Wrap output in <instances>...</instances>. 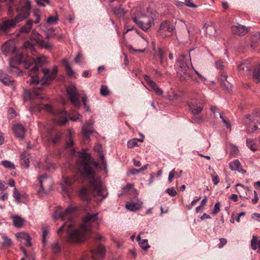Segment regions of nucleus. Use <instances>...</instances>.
<instances>
[{
    "label": "nucleus",
    "instance_id": "nucleus-46",
    "mask_svg": "<svg viewBox=\"0 0 260 260\" xmlns=\"http://www.w3.org/2000/svg\"><path fill=\"white\" fill-rule=\"evenodd\" d=\"M100 93L102 95L106 96L109 95V91L106 86L102 85L100 89Z\"/></svg>",
    "mask_w": 260,
    "mask_h": 260
},
{
    "label": "nucleus",
    "instance_id": "nucleus-57",
    "mask_svg": "<svg viewBox=\"0 0 260 260\" xmlns=\"http://www.w3.org/2000/svg\"><path fill=\"white\" fill-rule=\"evenodd\" d=\"M37 4L41 6H45L49 3V0H36Z\"/></svg>",
    "mask_w": 260,
    "mask_h": 260
},
{
    "label": "nucleus",
    "instance_id": "nucleus-62",
    "mask_svg": "<svg viewBox=\"0 0 260 260\" xmlns=\"http://www.w3.org/2000/svg\"><path fill=\"white\" fill-rule=\"evenodd\" d=\"M185 0H174L175 3L177 7H181L183 6Z\"/></svg>",
    "mask_w": 260,
    "mask_h": 260
},
{
    "label": "nucleus",
    "instance_id": "nucleus-3",
    "mask_svg": "<svg viewBox=\"0 0 260 260\" xmlns=\"http://www.w3.org/2000/svg\"><path fill=\"white\" fill-rule=\"evenodd\" d=\"M71 155H77L78 157V169L82 175L89 179V188L83 187L80 190V198L83 200L89 201L90 199V193H91L94 196L101 197L102 200L105 199L108 193L100 178L95 177L94 175V170L89 165L91 158L90 154L87 153L85 149L81 152H76L75 150L72 149Z\"/></svg>",
    "mask_w": 260,
    "mask_h": 260
},
{
    "label": "nucleus",
    "instance_id": "nucleus-13",
    "mask_svg": "<svg viewBox=\"0 0 260 260\" xmlns=\"http://www.w3.org/2000/svg\"><path fill=\"white\" fill-rule=\"evenodd\" d=\"M173 30V26H171L169 21H163L159 27V33L164 38L168 37L171 35Z\"/></svg>",
    "mask_w": 260,
    "mask_h": 260
},
{
    "label": "nucleus",
    "instance_id": "nucleus-34",
    "mask_svg": "<svg viewBox=\"0 0 260 260\" xmlns=\"http://www.w3.org/2000/svg\"><path fill=\"white\" fill-rule=\"evenodd\" d=\"M137 240L139 243L140 246L144 250H147L150 246L148 243L147 239H141L140 236H138L137 238Z\"/></svg>",
    "mask_w": 260,
    "mask_h": 260
},
{
    "label": "nucleus",
    "instance_id": "nucleus-32",
    "mask_svg": "<svg viewBox=\"0 0 260 260\" xmlns=\"http://www.w3.org/2000/svg\"><path fill=\"white\" fill-rule=\"evenodd\" d=\"M12 219L14 225L16 227L21 228L24 223L23 219L18 216H13Z\"/></svg>",
    "mask_w": 260,
    "mask_h": 260
},
{
    "label": "nucleus",
    "instance_id": "nucleus-10",
    "mask_svg": "<svg viewBox=\"0 0 260 260\" xmlns=\"http://www.w3.org/2000/svg\"><path fill=\"white\" fill-rule=\"evenodd\" d=\"M67 92L71 103L75 107L80 106L79 102V95L76 87L73 85L68 86L67 88Z\"/></svg>",
    "mask_w": 260,
    "mask_h": 260
},
{
    "label": "nucleus",
    "instance_id": "nucleus-23",
    "mask_svg": "<svg viewBox=\"0 0 260 260\" xmlns=\"http://www.w3.org/2000/svg\"><path fill=\"white\" fill-rule=\"evenodd\" d=\"M254 64L249 60L243 62L238 66L239 71H249L253 68Z\"/></svg>",
    "mask_w": 260,
    "mask_h": 260
},
{
    "label": "nucleus",
    "instance_id": "nucleus-42",
    "mask_svg": "<svg viewBox=\"0 0 260 260\" xmlns=\"http://www.w3.org/2000/svg\"><path fill=\"white\" fill-rule=\"evenodd\" d=\"M227 79V75L224 72H221L219 74L218 80L221 84L224 86H226V81Z\"/></svg>",
    "mask_w": 260,
    "mask_h": 260
},
{
    "label": "nucleus",
    "instance_id": "nucleus-45",
    "mask_svg": "<svg viewBox=\"0 0 260 260\" xmlns=\"http://www.w3.org/2000/svg\"><path fill=\"white\" fill-rule=\"evenodd\" d=\"M3 242L2 245L4 246H9L12 244V240L10 238L7 237L5 235L2 236Z\"/></svg>",
    "mask_w": 260,
    "mask_h": 260
},
{
    "label": "nucleus",
    "instance_id": "nucleus-5",
    "mask_svg": "<svg viewBox=\"0 0 260 260\" xmlns=\"http://www.w3.org/2000/svg\"><path fill=\"white\" fill-rule=\"evenodd\" d=\"M30 6L29 3L21 5L16 8L18 13L14 19L3 18L0 22V30L7 31L14 27L17 23L25 19L29 15Z\"/></svg>",
    "mask_w": 260,
    "mask_h": 260
},
{
    "label": "nucleus",
    "instance_id": "nucleus-4",
    "mask_svg": "<svg viewBox=\"0 0 260 260\" xmlns=\"http://www.w3.org/2000/svg\"><path fill=\"white\" fill-rule=\"evenodd\" d=\"M131 18L138 26L143 30H147L154 24L147 6L140 5L133 8L130 12Z\"/></svg>",
    "mask_w": 260,
    "mask_h": 260
},
{
    "label": "nucleus",
    "instance_id": "nucleus-29",
    "mask_svg": "<svg viewBox=\"0 0 260 260\" xmlns=\"http://www.w3.org/2000/svg\"><path fill=\"white\" fill-rule=\"evenodd\" d=\"M206 33L210 37L214 36L216 34V28L213 24H205L204 26Z\"/></svg>",
    "mask_w": 260,
    "mask_h": 260
},
{
    "label": "nucleus",
    "instance_id": "nucleus-50",
    "mask_svg": "<svg viewBox=\"0 0 260 260\" xmlns=\"http://www.w3.org/2000/svg\"><path fill=\"white\" fill-rule=\"evenodd\" d=\"M185 2L184 3V5L186 7L194 9L197 8V6L193 3L192 0H185Z\"/></svg>",
    "mask_w": 260,
    "mask_h": 260
},
{
    "label": "nucleus",
    "instance_id": "nucleus-44",
    "mask_svg": "<svg viewBox=\"0 0 260 260\" xmlns=\"http://www.w3.org/2000/svg\"><path fill=\"white\" fill-rule=\"evenodd\" d=\"M58 17L57 15L54 16H49L46 21V23L49 24H55L57 23Z\"/></svg>",
    "mask_w": 260,
    "mask_h": 260
},
{
    "label": "nucleus",
    "instance_id": "nucleus-48",
    "mask_svg": "<svg viewBox=\"0 0 260 260\" xmlns=\"http://www.w3.org/2000/svg\"><path fill=\"white\" fill-rule=\"evenodd\" d=\"M13 197L17 202H19L21 198V194L19 191L16 188H15L14 189Z\"/></svg>",
    "mask_w": 260,
    "mask_h": 260
},
{
    "label": "nucleus",
    "instance_id": "nucleus-41",
    "mask_svg": "<svg viewBox=\"0 0 260 260\" xmlns=\"http://www.w3.org/2000/svg\"><path fill=\"white\" fill-rule=\"evenodd\" d=\"M1 164L7 169H9L10 170L15 169L14 164L10 161L7 160H2L1 161Z\"/></svg>",
    "mask_w": 260,
    "mask_h": 260
},
{
    "label": "nucleus",
    "instance_id": "nucleus-15",
    "mask_svg": "<svg viewBox=\"0 0 260 260\" xmlns=\"http://www.w3.org/2000/svg\"><path fill=\"white\" fill-rule=\"evenodd\" d=\"M144 80L157 95H161L163 94L162 89L157 86L155 82H154L150 77L147 75H145Z\"/></svg>",
    "mask_w": 260,
    "mask_h": 260
},
{
    "label": "nucleus",
    "instance_id": "nucleus-54",
    "mask_svg": "<svg viewBox=\"0 0 260 260\" xmlns=\"http://www.w3.org/2000/svg\"><path fill=\"white\" fill-rule=\"evenodd\" d=\"M52 248L54 253H58L60 250V247L57 243H54L52 245Z\"/></svg>",
    "mask_w": 260,
    "mask_h": 260
},
{
    "label": "nucleus",
    "instance_id": "nucleus-58",
    "mask_svg": "<svg viewBox=\"0 0 260 260\" xmlns=\"http://www.w3.org/2000/svg\"><path fill=\"white\" fill-rule=\"evenodd\" d=\"M219 241L220 243L218 244V246L219 248H221L224 245L226 244L227 241L224 238H221L219 239Z\"/></svg>",
    "mask_w": 260,
    "mask_h": 260
},
{
    "label": "nucleus",
    "instance_id": "nucleus-7",
    "mask_svg": "<svg viewBox=\"0 0 260 260\" xmlns=\"http://www.w3.org/2000/svg\"><path fill=\"white\" fill-rule=\"evenodd\" d=\"M186 56L181 55L177 59L178 66L179 69L177 71V74L181 80H186L190 78V75L189 72V62L186 58Z\"/></svg>",
    "mask_w": 260,
    "mask_h": 260
},
{
    "label": "nucleus",
    "instance_id": "nucleus-24",
    "mask_svg": "<svg viewBox=\"0 0 260 260\" xmlns=\"http://www.w3.org/2000/svg\"><path fill=\"white\" fill-rule=\"evenodd\" d=\"M142 204V202H141L140 203L128 202L126 203L125 207L128 210L135 211L141 207Z\"/></svg>",
    "mask_w": 260,
    "mask_h": 260
},
{
    "label": "nucleus",
    "instance_id": "nucleus-26",
    "mask_svg": "<svg viewBox=\"0 0 260 260\" xmlns=\"http://www.w3.org/2000/svg\"><path fill=\"white\" fill-rule=\"evenodd\" d=\"M142 136V138L138 139V138H134L129 140L127 143V146L128 148H132L134 147L138 146V142H143L144 141V136L143 135H141Z\"/></svg>",
    "mask_w": 260,
    "mask_h": 260
},
{
    "label": "nucleus",
    "instance_id": "nucleus-60",
    "mask_svg": "<svg viewBox=\"0 0 260 260\" xmlns=\"http://www.w3.org/2000/svg\"><path fill=\"white\" fill-rule=\"evenodd\" d=\"M251 217L253 220L260 222V214L254 213L252 214Z\"/></svg>",
    "mask_w": 260,
    "mask_h": 260
},
{
    "label": "nucleus",
    "instance_id": "nucleus-47",
    "mask_svg": "<svg viewBox=\"0 0 260 260\" xmlns=\"http://www.w3.org/2000/svg\"><path fill=\"white\" fill-rule=\"evenodd\" d=\"M49 233V229L47 228H44L43 234H42V243L44 245H45L46 243V239L47 236Z\"/></svg>",
    "mask_w": 260,
    "mask_h": 260
},
{
    "label": "nucleus",
    "instance_id": "nucleus-30",
    "mask_svg": "<svg viewBox=\"0 0 260 260\" xmlns=\"http://www.w3.org/2000/svg\"><path fill=\"white\" fill-rule=\"evenodd\" d=\"M188 106L189 107L191 112L194 114L200 113L203 109V106L192 103H189Z\"/></svg>",
    "mask_w": 260,
    "mask_h": 260
},
{
    "label": "nucleus",
    "instance_id": "nucleus-2",
    "mask_svg": "<svg viewBox=\"0 0 260 260\" xmlns=\"http://www.w3.org/2000/svg\"><path fill=\"white\" fill-rule=\"evenodd\" d=\"M26 59L25 62L24 67L29 69L28 74L31 77L29 80L30 84H35V87L32 92L27 90H24L23 98L25 101H36L42 100L44 96L41 93L42 86L49 84L51 81L54 80L56 76L58 68L54 66L51 71L48 69H43V72L44 76L41 80H39L38 76L36 75L37 72L39 67L41 66L46 61L45 56H40L35 60L29 58L25 55Z\"/></svg>",
    "mask_w": 260,
    "mask_h": 260
},
{
    "label": "nucleus",
    "instance_id": "nucleus-53",
    "mask_svg": "<svg viewBox=\"0 0 260 260\" xmlns=\"http://www.w3.org/2000/svg\"><path fill=\"white\" fill-rule=\"evenodd\" d=\"M166 192L168 193L171 197H175L177 194V191L174 187L168 188L166 190Z\"/></svg>",
    "mask_w": 260,
    "mask_h": 260
},
{
    "label": "nucleus",
    "instance_id": "nucleus-55",
    "mask_svg": "<svg viewBox=\"0 0 260 260\" xmlns=\"http://www.w3.org/2000/svg\"><path fill=\"white\" fill-rule=\"evenodd\" d=\"M219 116H220V118L222 119L223 123L225 124L226 127L228 128L231 129V124L230 123L229 121L226 120L225 119H224L221 113H220Z\"/></svg>",
    "mask_w": 260,
    "mask_h": 260
},
{
    "label": "nucleus",
    "instance_id": "nucleus-43",
    "mask_svg": "<svg viewBox=\"0 0 260 260\" xmlns=\"http://www.w3.org/2000/svg\"><path fill=\"white\" fill-rule=\"evenodd\" d=\"M70 119L71 120L76 121L78 119L80 120L82 118V116L77 112L73 111L70 115Z\"/></svg>",
    "mask_w": 260,
    "mask_h": 260
},
{
    "label": "nucleus",
    "instance_id": "nucleus-22",
    "mask_svg": "<svg viewBox=\"0 0 260 260\" xmlns=\"http://www.w3.org/2000/svg\"><path fill=\"white\" fill-rule=\"evenodd\" d=\"M34 40L41 48L50 49L53 47V45L52 44L49 43L48 41H46L40 39L39 36H36Z\"/></svg>",
    "mask_w": 260,
    "mask_h": 260
},
{
    "label": "nucleus",
    "instance_id": "nucleus-61",
    "mask_svg": "<svg viewBox=\"0 0 260 260\" xmlns=\"http://www.w3.org/2000/svg\"><path fill=\"white\" fill-rule=\"evenodd\" d=\"M55 132L56 133V136L52 139V142L54 143H56L59 140L61 137V134L59 132H56V131Z\"/></svg>",
    "mask_w": 260,
    "mask_h": 260
},
{
    "label": "nucleus",
    "instance_id": "nucleus-37",
    "mask_svg": "<svg viewBox=\"0 0 260 260\" xmlns=\"http://www.w3.org/2000/svg\"><path fill=\"white\" fill-rule=\"evenodd\" d=\"M148 167V165H145L143 167H142L141 168L139 169H136L135 168H133L128 171V174L129 175H135L138 173H141L142 171H144L147 169Z\"/></svg>",
    "mask_w": 260,
    "mask_h": 260
},
{
    "label": "nucleus",
    "instance_id": "nucleus-40",
    "mask_svg": "<svg viewBox=\"0 0 260 260\" xmlns=\"http://www.w3.org/2000/svg\"><path fill=\"white\" fill-rule=\"evenodd\" d=\"M225 64V61L220 59L216 61L215 63L216 69L220 70H223Z\"/></svg>",
    "mask_w": 260,
    "mask_h": 260
},
{
    "label": "nucleus",
    "instance_id": "nucleus-52",
    "mask_svg": "<svg viewBox=\"0 0 260 260\" xmlns=\"http://www.w3.org/2000/svg\"><path fill=\"white\" fill-rule=\"evenodd\" d=\"M220 204L219 202H217L215 203L214 205V208L213 210H212V214L213 215L217 214L220 210Z\"/></svg>",
    "mask_w": 260,
    "mask_h": 260
},
{
    "label": "nucleus",
    "instance_id": "nucleus-20",
    "mask_svg": "<svg viewBox=\"0 0 260 260\" xmlns=\"http://www.w3.org/2000/svg\"><path fill=\"white\" fill-rule=\"evenodd\" d=\"M92 124L93 121L90 120L83 125L82 133L85 138H88L89 135L93 133Z\"/></svg>",
    "mask_w": 260,
    "mask_h": 260
},
{
    "label": "nucleus",
    "instance_id": "nucleus-25",
    "mask_svg": "<svg viewBox=\"0 0 260 260\" xmlns=\"http://www.w3.org/2000/svg\"><path fill=\"white\" fill-rule=\"evenodd\" d=\"M61 63L66 68L68 75L70 77L74 76L75 73L71 68L68 61L66 59H64L61 60Z\"/></svg>",
    "mask_w": 260,
    "mask_h": 260
},
{
    "label": "nucleus",
    "instance_id": "nucleus-56",
    "mask_svg": "<svg viewBox=\"0 0 260 260\" xmlns=\"http://www.w3.org/2000/svg\"><path fill=\"white\" fill-rule=\"evenodd\" d=\"M24 47L26 49H30L31 50L34 49L33 44L29 41H26L24 42Z\"/></svg>",
    "mask_w": 260,
    "mask_h": 260
},
{
    "label": "nucleus",
    "instance_id": "nucleus-36",
    "mask_svg": "<svg viewBox=\"0 0 260 260\" xmlns=\"http://www.w3.org/2000/svg\"><path fill=\"white\" fill-rule=\"evenodd\" d=\"M182 171L181 170L179 172V173H176L175 169H174L173 170H172L169 174V177H168V181L170 183L172 182L173 181V179L174 177L179 178L182 175Z\"/></svg>",
    "mask_w": 260,
    "mask_h": 260
},
{
    "label": "nucleus",
    "instance_id": "nucleus-28",
    "mask_svg": "<svg viewBox=\"0 0 260 260\" xmlns=\"http://www.w3.org/2000/svg\"><path fill=\"white\" fill-rule=\"evenodd\" d=\"M73 134L74 132L72 129H69L68 131L67 137H68V140L66 144V149L71 148L73 146L74 142L72 138Z\"/></svg>",
    "mask_w": 260,
    "mask_h": 260
},
{
    "label": "nucleus",
    "instance_id": "nucleus-39",
    "mask_svg": "<svg viewBox=\"0 0 260 260\" xmlns=\"http://www.w3.org/2000/svg\"><path fill=\"white\" fill-rule=\"evenodd\" d=\"M32 24V21H28L26 24L21 28V31L23 32H29L31 29Z\"/></svg>",
    "mask_w": 260,
    "mask_h": 260
},
{
    "label": "nucleus",
    "instance_id": "nucleus-51",
    "mask_svg": "<svg viewBox=\"0 0 260 260\" xmlns=\"http://www.w3.org/2000/svg\"><path fill=\"white\" fill-rule=\"evenodd\" d=\"M211 178L213 181V183L214 185H217L219 182V178L218 175L214 172L213 174L211 175Z\"/></svg>",
    "mask_w": 260,
    "mask_h": 260
},
{
    "label": "nucleus",
    "instance_id": "nucleus-64",
    "mask_svg": "<svg viewBox=\"0 0 260 260\" xmlns=\"http://www.w3.org/2000/svg\"><path fill=\"white\" fill-rule=\"evenodd\" d=\"M232 149L233 150V153L234 154H237L238 153L239 150L238 149V147L234 145H231Z\"/></svg>",
    "mask_w": 260,
    "mask_h": 260
},
{
    "label": "nucleus",
    "instance_id": "nucleus-14",
    "mask_svg": "<svg viewBox=\"0 0 260 260\" xmlns=\"http://www.w3.org/2000/svg\"><path fill=\"white\" fill-rule=\"evenodd\" d=\"M105 249L102 245H99L97 248L92 250V257L94 260H102L105 256Z\"/></svg>",
    "mask_w": 260,
    "mask_h": 260
},
{
    "label": "nucleus",
    "instance_id": "nucleus-6",
    "mask_svg": "<svg viewBox=\"0 0 260 260\" xmlns=\"http://www.w3.org/2000/svg\"><path fill=\"white\" fill-rule=\"evenodd\" d=\"M42 109H45L46 111L49 113H54L55 117L54 119V123L59 125H62L64 124L67 121V114L66 111L62 110L60 111L54 112L52 107L48 104L42 105L37 104L36 105H32L30 108L31 111L35 110L40 111Z\"/></svg>",
    "mask_w": 260,
    "mask_h": 260
},
{
    "label": "nucleus",
    "instance_id": "nucleus-63",
    "mask_svg": "<svg viewBox=\"0 0 260 260\" xmlns=\"http://www.w3.org/2000/svg\"><path fill=\"white\" fill-rule=\"evenodd\" d=\"M8 193H2L0 194V200L4 201L8 198Z\"/></svg>",
    "mask_w": 260,
    "mask_h": 260
},
{
    "label": "nucleus",
    "instance_id": "nucleus-49",
    "mask_svg": "<svg viewBox=\"0 0 260 260\" xmlns=\"http://www.w3.org/2000/svg\"><path fill=\"white\" fill-rule=\"evenodd\" d=\"M165 52L162 48H159L157 52V56H158L161 64H163V58L164 56Z\"/></svg>",
    "mask_w": 260,
    "mask_h": 260
},
{
    "label": "nucleus",
    "instance_id": "nucleus-19",
    "mask_svg": "<svg viewBox=\"0 0 260 260\" xmlns=\"http://www.w3.org/2000/svg\"><path fill=\"white\" fill-rule=\"evenodd\" d=\"M230 169L233 171H238L242 174L246 173V171L242 168L240 161L238 159H235L229 164Z\"/></svg>",
    "mask_w": 260,
    "mask_h": 260
},
{
    "label": "nucleus",
    "instance_id": "nucleus-9",
    "mask_svg": "<svg viewBox=\"0 0 260 260\" xmlns=\"http://www.w3.org/2000/svg\"><path fill=\"white\" fill-rule=\"evenodd\" d=\"M77 178L75 176L63 177L60 183L62 192L63 195L69 196L71 192V186L76 181Z\"/></svg>",
    "mask_w": 260,
    "mask_h": 260
},
{
    "label": "nucleus",
    "instance_id": "nucleus-35",
    "mask_svg": "<svg viewBox=\"0 0 260 260\" xmlns=\"http://www.w3.org/2000/svg\"><path fill=\"white\" fill-rule=\"evenodd\" d=\"M252 78L256 83L260 82V63L254 69Z\"/></svg>",
    "mask_w": 260,
    "mask_h": 260
},
{
    "label": "nucleus",
    "instance_id": "nucleus-33",
    "mask_svg": "<svg viewBox=\"0 0 260 260\" xmlns=\"http://www.w3.org/2000/svg\"><path fill=\"white\" fill-rule=\"evenodd\" d=\"M113 11L115 15L118 18L123 17L125 14V11L121 6L114 8Z\"/></svg>",
    "mask_w": 260,
    "mask_h": 260
},
{
    "label": "nucleus",
    "instance_id": "nucleus-16",
    "mask_svg": "<svg viewBox=\"0 0 260 260\" xmlns=\"http://www.w3.org/2000/svg\"><path fill=\"white\" fill-rule=\"evenodd\" d=\"M231 30L234 34L238 36H244L249 31L245 26L240 24L233 26Z\"/></svg>",
    "mask_w": 260,
    "mask_h": 260
},
{
    "label": "nucleus",
    "instance_id": "nucleus-11",
    "mask_svg": "<svg viewBox=\"0 0 260 260\" xmlns=\"http://www.w3.org/2000/svg\"><path fill=\"white\" fill-rule=\"evenodd\" d=\"M16 47L15 41L9 40L6 42L2 46V52L7 55H9L15 52Z\"/></svg>",
    "mask_w": 260,
    "mask_h": 260
},
{
    "label": "nucleus",
    "instance_id": "nucleus-21",
    "mask_svg": "<svg viewBox=\"0 0 260 260\" xmlns=\"http://www.w3.org/2000/svg\"><path fill=\"white\" fill-rule=\"evenodd\" d=\"M0 81L7 86L13 85L14 83V80L11 77L2 71H0Z\"/></svg>",
    "mask_w": 260,
    "mask_h": 260
},
{
    "label": "nucleus",
    "instance_id": "nucleus-12",
    "mask_svg": "<svg viewBox=\"0 0 260 260\" xmlns=\"http://www.w3.org/2000/svg\"><path fill=\"white\" fill-rule=\"evenodd\" d=\"M38 178L42 190L45 193L49 191L52 184L51 179L46 175L40 176Z\"/></svg>",
    "mask_w": 260,
    "mask_h": 260
},
{
    "label": "nucleus",
    "instance_id": "nucleus-18",
    "mask_svg": "<svg viewBox=\"0 0 260 260\" xmlns=\"http://www.w3.org/2000/svg\"><path fill=\"white\" fill-rule=\"evenodd\" d=\"M13 132L15 136L20 139H23L24 138V135L26 132L24 126L20 124H16L13 126Z\"/></svg>",
    "mask_w": 260,
    "mask_h": 260
},
{
    "label": "nucleus",
    "instance_id": "nucleus-27",
    "mask_svg": "<svg viewBox=\"0 0 260 260\" xmlns=\"http://www.w3.org/2000/svg\"><path fill=\"white\" fill-rule=\"evenodd\" d=\"M251 247L254 250L258 248L260 252V238L253 236L251 240Z\"/></svg>",
    "mask_w": 260,
    "mask_h": 260
},
{
    "label": "nucleus",
    "instance_id": "nucleus-31",
    "mask_svg": "<svg viewBox=\"0 0 260 260\" xmlns=\"http://www.w3.org/2000/svg\"><path fill=\"white\" fill-rule=\"evenodd\" d=\"M20 162L21 164L26 168L29 167V154L26 152L21 154L20 156Z\"/></svg>",
    "mask_w": 260,
    "mask_h": 260
},
{
    "label": "nucleus",
    "instance_id": "nucleus-17",
    "mask_svg": "<svg viewBox=\"0 0 260 260\" xmlns=\"http://www.w3.org/2000/svg\"><path fill=\"white\" fill-rule=\"evenodd\" d=\"M16 236L17 238L21 242H23L26 246H31V238L27 233L20 232L16 234Z\"/></svg>",
    "mask_w": 260,
    "mask_h": 260
},
{
    "label": "nucleus",
    "instance_id": "nucleus-59",
    "mask_svg": "<svg viewBox=\"0 0 260 260\" xmlns=\"http://www.w3.org/2000/svg\"><path fill=\"white\" fill-rule=\"evenodd\" d=\"M253 39L254 41H257V43L260 44V32H257L253 36Z\"/></svg>",
    "mask_w": 260,
    "mask_h": 260
},
{
    "label": "nucleus",
    "instance_id": "nucleus-38",
    "mask_svg": "<svg viewBox=\"0 0 260 260\" xmlns=\"http://www.w3.org/2000/svg\"><path fill=\"white\" fill-rule=\"evenodd\" d=\"M255 143L254 140L253 139L246 140V145L253 152L256 151L258 149L255 146Z\"/></svg>",
    "mask_w": 260,
    "mask_h": 260
},
{
    "label": "nucleus",
    "instance_id": "nucleus-1",
    "mask_svg": "<svg viewBox=\"0 0 260 260\" xmlns=\"http://www.w3.org/2000/svg\"><path fill=\"white\" fill-rule=\"evenodd\" d=\"M74 208L69 207L64 212L60 208H57L53 215L54 219H61L62 220L67 219L64 224L58 230L59 234L63 230H67L68 236L66 240L70 243H78L85 241L91 232L93 223L99 219L98 213L88 214L83 218L82 223L78 228H74L75 222L73 220Z\"/></svg>",
    "mask_w": 260,
    "mask_h": 260
},
{
    "label": "nucleus",
    "instance_id": "nucleus-8",
    "mask_svg": "<svg viewBox=\"0 0 260 260\" xmlns=\"http://www.w3.org/2000/svg\"><path fill=\"white\" fill-rule=\"evenodd\" d=\"M26 58L24 54L21 53H17L16 55L12 57L9 61L10 71L17 76H20L22 74V72L16 67L15 65L22 63H24V65L25 62H26Z\"/></svg>",
    "mask_w": 260,
    "mask_h": 260
}]
</instances>
